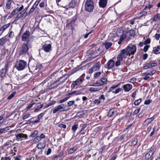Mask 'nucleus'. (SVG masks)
<instances>
[{"label": "nucleus", "mask_w": 160, "mask_h": 160, "mask_svg": "<svg viewBox=\"0 0 160 160\" xmlns=\"http://www.w3.org/2000/svg\"><path fill=\"white\" fill-rule=\"evenodd\" d=\"M92 67L94 69V70L95 71L98 70L100 68L99 64L98 63L94 65Z\"/></svg>", "instance_id": "nucleus-36"}, {"label": "nucleus", "mask_w": 160, "mask_h": 160, "mask_svg": "<svg viewBox=\"0 0 160 160\" xmlns=\"http://www.w3.org/2000/svg\"><path fill=\"white\" fill-rule=\"evenodd\" d=\"M25 13V12H23V13H22V12H21L19 14H18L17 17L16 18L14 19V21H17L18 20V19L21 18L23 16L24 14Z\"/></svg>", "instance_id": "nucleus-27"}, {"label": "nucleus", "mask_w": 160, "mask_h": 160, "mask_svg": "<svg viewBox=\"0 0 160 160\" xmlns=\"http://www.w3.org/2000/svg\"><path fill=\"white\" fill-rule=\"evenodd\" d=\"M75 102L74 101H71L68 102V105L69 106H71Z\"/></svg>", "instance_id": "nucleus-53"}, {"label": "nucleus", "mask_w": 160, "mask_h": 160, "mask_svg": "<svg viewBox=\"0 0 160 160\" xmlns=\"http://www.w3.org/2000/svg\"><path fill=\"white\" fill-rule=\"evenodd\" d=\"M140 110V108H139L137 109H136L135 110V111L133 112L134 114H138Z\"/></svg>", "instance_id": "nucleus-62"}, {"label": "nucleus", "mask_w": 160, "mask_h": 160, "mask_svg": "<svg viewBox=\"0 0 160 160\" xmlns=\"http://www.w3.org/2000/svg\"><path fill=\"white\" fill-rule=\"evenodd\" d=\"M11 25L10 23H8L7 24H5L3 25L0 28V31H1L2 32L5 30L7 28H8Z\"/></svg>", "instance_id": "nucleus-22"}, {"label": "nucleus", "mask_w": 160, "mask_h": 160, "mask_svg": "<svg viewBox=\"0 0 160 160\" xmlns=\"http://www.w3.org/2000/svg\"><path fill=\"white\" fill-rule=\"evenodd\" d=\"M101 81L103 83L105 84L107 83V79L105 77L102 78L101 79Z\"/></svg>", "instance_id": "nucleus-47"}, {"label": "nucleus", "mask_w": 160, "mask_h": 160, "mask_svg": "<svg viewBox=\"0 0 160 160\" xmlns=\"http://www.w3.org/2000/svg\"><path fill=\"white\" fill-rule=\"evenodd\" d=\"M114 111L113 109H111L109 111L108 113V116L109 117H110L113 115V113H114Z\"/></svg>", "instance_id": "nucleus-40"}, {"label": "nucleus", "mask_w": 160, "mask_h": 160, "mask_svg": "<svg viewBox=\"0 0 160 160\" xmlns=\"http://www.w3.org/2000/svg\"><path fill=\"white\" fill-rule=\"evenodd\" d=\"M44 114V113H42L40 114L38 116V120H39L40 122V119L42 117Z\"/></svg>", "instance_id": "nucleus-49"}, {"label": "nucleus", "mask_w": 160, "mask_h": 160, "mask_svg": "<svg viewBox=\"0 0 160 160\" xmlns=\"http://www.w3.org/2000/svg\"><path fill=\"white\" fill-rule=\"evenodd\" d=\"M34 10L33 9H32V8H31V9H30L28 14L27 13H26V14L25 16H26L27 15H29L31 13H32L34 11Z\"/></svg>", "instance_id": "nucleus-58"}, {"label": "nucleus", "mask_w": 160, "mask_h": 160, "mask_svg": "<svg viewBox=\"0 0 160 160\" xmlns=\"http://www.w3.org/2000/svg\"><path fill=\"white\" fill-rule=\"evenodd\" d=\"M8 65H6L4 68H2L0 71L1 76L2 78H3L5 76L6 71L7 69Z\"/></svg>", "instance_id": "nucleus-15"}, {"label": "nucleus", "mask_w": 160, "mask_h": 160, "mask_svg": "<svg viewBox=\"0 0 160 160\" xmlns=\"http://www.w3.org/2000/svg\"><path fill=\"white\" fill-rule=\"evenodd\" d=\"M82 82V79H78L75 81L73 82L71 85V87L72 88H74L76 85H80Z\"/></svg>", "instance_id": "nucleus-11"}, {"label": "nucleus", "mask_w": 160, "mask_h": 160, "mask_svg": "<svg viewBox=\"0 0 160 160\" xmlns=\"http://www.w3.org/2000/svg\"><path fill=\"white\" fill-rule=\"evenodd\" d=\"M41 140L38 136H37L34 138L33 141L36 143L38 142Z\"/></svg>", "instance_id": "nucleus-39"}, {"label": "nucleus", "mask_w": 160, "mask_h": 160, "mask_svg": "<svg viewBox=\"0 0 160 160\" xmlns=\"http://www.w3.org/2000/svg\"><path fill=\"white\" fill-rule=\"evenodd\" d=\"M151 68V63H148L147 64L145 65L144 66V69H147L148 68Z\"/></svg>", "instance_id": "nucleus-41"}, {"label": "nucleus", "mask_w": 160, "mask_h": 160, "mask_svg": "<svg viewBox=\"0 0 160 160\" xmlns=\"http://www.w3.org/2000/svg\"><path fill=\"white\" fill-rule=\"evenodd\" d=\"M141 102V99H139L138 100L135 101L134 104L135 105H138Z\"/></svg>", "instance_id": "nucleus-45"}, {"label": "nucleus", "mask_w": 160, "mask_h": 160, "mask_svg": "<svg viewBox=\"0 0 160 160\" xmlns=\"http://www.w3.org/2000/svg\"><path fill=\"white\" fill-rule=\"evenodd\" d=\"M103 45L105 46V47L106 49H108L112 45V43L111 42H105L103 43Z\"/></svg>", "instance_id": "nucleus-24"}, {"label": "nucleus", "mask_w": 160, "mask_h": 160, "mask_svg": "<svg viewBox=\"0 0 160 160\" xmlns=\"http://www.w3.org/2000/svg\"><path fill=\"white\" fill-rule=\"evenodd\" d=\"M79 0H72L69 3V7L71 8H75L78 5Z\"/></svg>", "instance_id": "nucleus-10"}, {"label": "nucleus", "mask_w": 160, "mask_h": 160, "mask_svg": "<svg viewBox=\"0 0 160 160\" xmlns=\"http://www.w3.org/2000/svg\"><path fill=\"white\" fill-rule=\"evenodd\" d=\"M35 104V103H33L31 104H30L28 105V106L26 108L25 110L27 112L28 111L29 109L31 108Z\"/></svg>", "instance_id": "nucleus-34"}, {"label": "nucleus", "mask_w": 160, "mask_h": 160, "mask_svg": "<svg viewBox=\"0 0 160 160\" xmlns=\"http://www.w3.org/2000/svg\"><path fill=\"white\" fill-rule=\"evenodd\" d=\"M154 153V151L152 150H150L145 155V158L148 159L151 158Z\"/></svg>", "instance_id": "nucleus-20"}, {"label": "nucleus", "mask_w": 160, "mask_h": 160, "mask_svg": "<svg viewBox=\"0 0 160 160\" xmlns=\"http://www.w3.org/2000/svg\"><path fill=\"white\" fill-rule=\"evenodd\" d=\"M149 46L148 45H146L145 46H144V51L145 52H147L149 47Z\"/></svg>", "instance_id": "nucleus-59"}, {"label": "nucleus", "mask_w": 160, "mask_h": 160, "mask_svg": "<svg viewBox=\"0 0 160 160\" xmlns=\"http://www.w3.org/2000/svg\"><path fill=\"white\" fill-rule=\"evenodd\" d=\"M16 140L19 141L20 140L22 141V140L23 139L21 138V136L20 134V133L18 134H16Z\"/></svg>", "instance_id": "nucleus-35"}, {"label": "nucleus", "mask_w": 160, "mask_h": 160, "mask_svg": "<svg viewBox=\"0 0 160 160\" xmlns=\"http://www.w3.org/2000/svg\"><path fill=\"white\" fill-rule=\"evenodd\" d=\"M58 126L61 128H62L64 129L66 128V125L63 124L61 123L58 125Z\"/></svg>", "instance_id": "nucleus-52"}, {"label": "nucleus", "mask_w": 160, "mask_h": 160, "mask_svg": "<svg viewBox=\"0 0 160 160\" xmlns=\"http://www.w3.org/2000/svg\"><path fill=\"white\" fill-rule=\"evenodd\" d=\"M9 41L8 37L7 35L0 39V45L2 46L6 42Z\"/></svg>", "instance_id": "nucleus-13"}, {"label": "nucleus", "mask_w": 160, "mask_h": 160, "mask_svg": "<svg viewBox=\"0 0 160 160\" xmlns=\"http://www.w3.org/2000/svg\"><path fill=\"white\" fill-rule=\"evenodd\" d=\"M138 141L137 139H134L132 142V145L133 146L136 145Z\"/></svg>", "instance_id": "nucleus-51"}, {"label": "nucleus", "mask_w": 160, "mask_h": 160, "mask_svg": "<svg viewBox=\"0 0 160 160\" xmlns=\"http://www.w3.org/2000/svg\"><path fill=\"white\" fill-rule=\"evenodd\" d=\"M101 74L100 72H98L96 73L94 75V77L96 78H97L98 76H99Z\"/></svg>", "instance_id": "nucleus-64"}, {"label": "nucleus", "mask_w": 160, "mask_h": 160, "mask_svg": "<svg viewBox=\"0 0 160 160\" xmlns=\"http://www.w3.org/2000/svg\"><path fill=\"white\" fill-rule=\"evenodd\" d=\"M107 0H100L99 4L100 7L104 8L106 6Z\"/></svg>", "instance_id": "nucleus-18"}, {"label": "nucleus", "mask_w": 160, "mask_h": 160, "mask_svg": "<svg viewBox=\"0 0 160 160\" xmlns=\"http://www.w3.org/2000/svg\"><path fill=\"white\" fill-rule=\"evenodd\" d=\"M76 148L73 147L72 148H71L69 150V153L70 154H71L72 153H73L74 151H75L76 150Z\"/></svg>", "instance_id": "nucleus-43"}, {"label": "nucleus", "mask_w": 160, "mask_h": 160, "mask_svg": "<svg viewBox=\"0 0 160 160\" xmlns=\"http://www.w3.org/2000/svg\"><path fill=\"white\" fill-rule=\"evenodd\" d=\"M14 36V32L12 31H11L9 34V36H8L10 38H12Z\"/></svg>", "instance_id": "nucleus-56"}, {"label": "nucleus", "mask_w": 160, "mask_h": 160, "mask_svg": "<svg viewBox=\"0 0 160 160\" xmlns=\"http://www.w3.org/2000/svg\"><path fill=\"white\" fill-rule=\"evenodd\" d=\"M87 125L86 124H84L82 126L81 129L80 131V132H81L82 130H83L87 127Z\"/></svg>", "instance_id": "nucleus-60"}, {"label": "nucleus", "mask_w": 160, "mask_h": 160, "mask_svg": "<svg viewBox=\"0 0 160 160\" xmlns=\"http://www.w3.org/2000/svg\"><path fill=\"white\" fill-rule=\"evenodd\" d=\"M68 78H65L64 76L61 77L54 82L52 83L51 82V76H49L45 80L43 83L45 84V85L47 86L49 89H51L53 88L57 87L59 85L63 83Z\"/></svg>", "instance_id": "nucleus-1"}, {"label": "nucleus", "mask_w": 160, "mask_h": 160, "mask_svg": "<svg viewBox=\"0 0 160 160\" xmlns=\"http://www.w3.org/2000/svg\"><path fill=\"white\" fill-rule=\"evenodd\" d=\"M155 38L156 39L158 40L159 39L160 37V35L159 34L156 33L155 36Z\"/></svg>", "instance_id": "nucleus-63"}, {"label": "nucleus", "mask_w": 160, "mask_h": 160, "mask_svg": "<svg viewBox=\"0 0 160 160\" xmlns=\"http://www.w3.org/2000/svg\"><path fill=\"white\" fill-rule=\"evenodd\" d=\"M19 12V11L18 9V8H17L12 11L11 13V15L13 17L14 15L18 13Z\"/></svg>", "instance_id": "nucleus-31"}, {"label": "nucleus", "mask_w": 160, "mask_h": 160, "mask_svg": "<svg viewBox=\"0 0 160 160\" xmlns=\"http://www.w3.org/2000/svg\"><path fill=\"white\" fill-rule=\"evenodd\" d=\"M121 83H119L118 84H117V85H113L109 89V90L108 91V92H110L112 91L113 90L115 89L117 87H118L120 85Z\"/></svg>", "instance_id": "nucleus-28"}, {"label": "nucleus", "mask_w": 160, "mask_h": 160, "mask_svg": "<svg viewBox=\"0 0 160 160\" xmlns=\"http://www.w3.org/2000/svg\"><path fill=\"white\" fill-rule=\"evenodd\" d=\"M30 35V32L28 30L26 31L22 36V40L23 41H25Z\"/></svg>", "instance_id": "nucleus-14"}, {"label": "nucleus", "mask_w": 160, "mask_h": 160, "mask_svg": "<svg viewBox=\"0 0 160 160\" xmlns=\"http://www.w3.org/2000/svg\"><path fill=\"white\" fill-rule=\"evenodd\" d=\"M119 38H120L118 43L119 45L122 43L123 40L127 38V35L126 34L123 33V31L120 29H118L115 33L113 34V41H116Z\"/></svg>", "instance_id": "nucleus-2"}, {"label": "nucleus", "mask_w": 160, "mask_h": 160, "mask_svg": "<svg viewBox=\"0 0 160 160\" xmlns=\"http://www.w3.org/2000/svg\"><path fill=\"white\" fill-rule=\"evenodd\" d=\"M27 67V62L23 60L16 61L15 67L18 71L24 70Z\"/></svg>", "instance_id": "nucleus-3"}, {"label": "nucleus", "mask_w": 160, "mask_h": 160, "mask_svg": "<svg viewBox=\"0 0 160 160\" xmlns=\"http://www.w3.org/2000/svg\"><path fill=\"white\" fill-rule=\"evenodd\" d=\"M122 89L121 88H118L116 90L114 91H113L112 92L115 93V94H117L119 92L121 91H122Z\"/></svg>", "instance_id": "nucleus-48"}, {"label": "nucleus", "mask_w": 160, "mask_h": 160, "mask_svg": "<svg viewBox=\"0 0 160 160\" xmlns=\"http://www.w3.org/2000/svg\"><path fill=\"white\" fill-rule=\"evenodd\" d=\"M123 88L125 92H128L132 88V86L131 84L128 83L123 85Z\"/></svg>", "instance_id": "nucleus-12"}, {"label": "nucleus", "mask_w": 160, "mask_h": 160, "mask_svg": "<svg viewBox=\"0 0 160 160\" xmlns=\"http://www.w3.org/2000/svg\"><path fill=\"white\" fill-rule=\"evenodd\" d=\"M153 52L156 54H158L160 53V46L157 47H155L153 48Z\"/></svg>", "instance_id": "nucleus-23"}, {"label": "nucleus", "mask_w": 160, "mask_h": 160, "mask_svg": "<svg viewBox=\"0 0 160 160\" xmlns=\"http://www.w3.org/2000/svg\"><path fill=\"white\" fill-rule=\"evenodd\" d=\"M38 130H35L33 132L31 133L30 136L32 138L34 137L38 134Z\"/></svg>", "instance_id": "nucleus-30"}, {"label": "nucleus", "mask_w": 160, "mask_h": 160, "mask_svg": "<svg viewBox=\"0 0 160 160\" xmlns=\"http://www.w3.org/2000/svg\"><path fill=\"white\" fill-rule=\"evenodd\" d=\"M101 102V101L98 99H96L94 101V103L97 105L99 104Z\"/></svg>", "instance_id": "nucleus-54"}, {"label": "nucleus", "mask_w": 160, "mask_h": 160, "mask_svg": "<svg viewBox=\"0 0 160 160\" xmlns=\"http://www.w3.org/2000/svg\"><path fill=\"white\" fill-rule=\"evenodd\" d=\"M150 41H151V40L149 38L147 39L144 42V45H146L147 44L150 43Z\"/></svg>", "instance_id": "nucleus-50"}, {"label": "nucleus", "mask_w": 160, "mask_h": 160, "mask_svg": "<svg viewBox=\"0 0 160 160\" xmlns=\"http://www.w3.org/2000/svg\"><path fill=\"white\" fill-rule=\"evenodd\" d=\"M100 90L99 88L91 87L89 88V91L91 92H96Z\"/></svg>", "instance_id": "nucleus-26"}, {"label": "nucleus", "mask_w": 160, "mask_h": 160, "mask_svg": "<svg viewBox=\"0 0 160 160\" xmlns=\"http://www.w3.org/2000/svg\"><path fill=\"white\" fill-rule=\"evenodd\" d=\"M29 41V40H28L26 43H23L22 44L19 52V55H24L27 53L29 49L28 45Z\"/></svg>", "instance_id": "nucleus-4"}, {"label": "nucleus", "mask_w": 160, "mask_h": 160, "mask_svg": "<svg viewBox=\"0 0 160 160\" xmlns=\"http://www.w3.org/2000/svg\"><path fill=\"white\" fill-rule=\"evenodd\" d=\"M78 124H75L73 125L72 128V130L75 132L78 128Z\"/></svg>", "instance_id": "nucleus-44"}, {"label": "nucleus", "mask_w": 160, "mask_h": 160, "mask_svg": "<svg viewBox=\"0 0 160 160\" xmlns=\"http://www.w3.org/2000/svg\"><path fill=\"white\" fill-rule=\"evenodd\" d=\"M70 97H68L65 98H64L60 100L59 102V103H62L67 101Z\"/></svg>", "instance_id": "nucleus-38"}, {"label": "nucleus", "mask_w": 160, "mask_h": 160, "mask_svg": "<svg viewBox=\"0 0 160 160\" xmlns=\"http://www.w3.org/2000/svg\"><path fill=\"white\" fill-rule=\"evenodd\" d=\"M45 146V145L43 143H39L37 145V148L40 149L44 148Z\"/></svg>", "instance_id": "nucleus-29"}, {"label": "nucleus", "mask_w": 160, "mask_h": 160, "mask_svg": "<svg viewBox=\"0 0 160 160\" xmlns=\"http://www.w3.org/2000/svg\"><path fill=\"white\" fill-rule=\"evenodd\" d=\"M103 84L99 83L98 82H96L93 83L92 84L90 85L91 86L94 87H98L100 86H102Z\"/></svg>", "instance_id": "nucleus-33"}, {"label": "nucleus", "mask_w": 160, "mask_h": 160, "mask_svg": "<svg viewBox=\"0 0 160 160\" xmlns=\"http://www.w3.org/2000/svg\"><path fill=\"white\" fill-rule=\"evenodd\" d=\"M154 119V118L153 117L147 119L143 123V126H145L148 125Z\"/></svg>", "instance_id": "nucleus-19"}, {"label": "nucleus", "mask_w": 160, "mask_h": 160, "mask_svg": "<svg viewBox=\"0 0 160 160\" xmlns=\"http://www.w3.org/2000/svg\"><path fill=\"white\" fill-rule=\"evenodd\" d=\"M30 115V114L28 113L27 114L25 115L24 116H23L22 119L23 120H25L27 119L29 116Z\"/></svg>", "instance_id": "nucleus-61"}, {"label": "nucleus", "mask_w": 160, "mask_h": 160, "mask_svg": "<svg viewBox=\"0 0 160 160\" xmlns=\"http://www.w3.org/2000/svg\"><path fill=\"white\" fill-rule=\"evenodd\" d=\"M16 93V92H12L7 98V99L9 100L11 99L15 95Z\"/></svg>", "instance_id": "nucleus-37"}, {"label": "nucleus", "mask_w": 160, "mask_h": 160, "mask_svg": "<svg viewBox=\"0 0 160 160\" xmlns=\"http://www.w3.org/2000/svg\"><path fill=\"white\" fill-rule=\"evenodd\" d=\"M117 59L118 60L116 62L115 64V65L116 67H118L120 65L121 61H122L121 60L120 58L118 57Z\"/></svg>", "instance_id": "nucleus-32"}, {"label": "nucleus", "mask_w": 160, "mask_h": 160, "mask_svg": "<svg viewBox=\"0 0 160 160\" xmlns=\"http://www.w3.org/2000/svg\"><path fill=\"white\" fill-rule=\"evenodd\" d=\"M156 71L155 70H153L152 71H151L150 72H148V75H153L154 73H155Z\"/></svg>", "instance_id": "nucleus-57"}, {"label": "nucleus", "mask_w": 160, "mask_h": 160, "mask_svg": "<svg viewBox=\"0 0 160 160\" xmlns=\"http://www.w3.org/2000/svg\"><path fill=\"white\" fill-rule=\"evenodd\" d=\"M9 127H6L4 128L0 129V135L5 133L6 131L9 130Z\"/></svg>", "instance_id": "nucleus-25"}, {"label": "nucleus", "mask_w": 160, "mask_h": 160, "mask_svg": "<svg viewBox=\"0 0 160 160\" xmlns=\"http://www.w3.org/2000/svg\"><path fill=\"white\" fill-rule=\"evenodd\" d=\"M127 49V55L130 56L133 55L136 51V47L134 45H129L126 48Z\"/></svg>", "instance_id": "nucleus-7"}, {"label": "nucleus", "mask_w": 160, "mask_h": 160, "mask_svg": "<svg viewBox=\"0 0 160 160\" xmlns=\"http://www.w3.org/2000/svg\"><path fill=\"white\" fill-rule=\"evenodd\" d=\"M114 61L112 59L110 60L107 63V68L108 69L112 68L114 66Z\"/></svg>", "instance_id": "nucleus-17"}, {"label": "nucleus", "mask_w": 160, "mask_h": 160, "mask_svg": "<svg viewBox=\"0 0 160 160\" xmlns=\"http://www.w3.org/2000/svg\"><path fill=\"white\" fill-rule=\"evenodd\" d=\"M135 34V32L133 30H129L128 32H127L126 35L127 38L128 37L127 39H130V36H133Z\"/></svg>", "instance_id": "nucleus-21"}, {"label": "nucleus", "mask_w": 160, "mask_h": 160, "mask_svg": "<svg viewBox=\"0 0 160 160\" xmlns=\"http://www.w3.org/2000/svg\"><path fill=\"white\" fill-rule=\"evenodd\" d=\"M94 3L92 0H88L85 4V9L88 12H91L93 9Z\"/></svg>", "instance_id": "nucleus-6"}, {"label": "nucleus", "mask_w": 160, "mask_h": 160, "mask_svg": "<svg viewBox=\"0 0 160 160\" xmlns=\"http://www.w3.org/2000/svg\"><path fill=\"white\" fill-rule=\"evenodd\" d=\"M65 106V105L62 104L57 106L53 109V113H55L58 112H62L65 111V107H64Z\"/></svg>", "instance_id": "nucleus-8"}, {"label": "nucleus", "mask_w": 160, "mask_h": 160, "mask_svg": "<svg viewBox=\"0 0 160 160\" xmlns=\"http://www.w3.org/2000/svg\"><path fill=\"white\" fill-rule=\"evenodd\" d=\"M12 2L11 1H7L6 5V7L7 8L9 9L11 8V5Z\"/></svg>", "instance_id": "nucleus-42"}, {"label": "nucleus", "mask_w": 160, "mask_h": 160, "mask_svg": "<svg viewBox=\"0 0 160 160\" xmlns=\"http://www.w3.org/2000/svg\"><path fill=\"white\" fill-rule=\"evenodd\" d=\"M21 136V138L22 139L23 138H24V139H27L28 138V135L25 134H24L23 133H20Z\"/></svg>", "instance_id": "nucleus-46"}, {"label": "nucleus", "mask_w": 160, "mask_h": 160, "mask_svg": "<svg viewBox=\"0 0 160 160\" xmlns=\"http://www.w3.org/2000/svg\"><path fill=\"white\" fill-rule=\"evenodd\" d=\"M42 49L46 52H49L51 49V45L50 44H44L42 46Z\"/></svg>", "instance_id": "nucleus-9"}, {"label": "nucleus", "mask_w": 160, "mask_h": 160, "mask_svg": "<svg viewBox=\"0 0 160 160\" xmlns=\"http://www.w3.org/2000/svg\"><path fill=\"white\" fill-rule=\"evenodd\" d=\"M42 67V64L38 63L37 65L32 64L29 67L30 71L32 74L37 72Z\"/></svg>", "instance_id": "nucleus-5"}, {"label": "nucleus", "mask_w": 160, "mask_h": 160, "mask_svg": "<svg viewBox=\"0 0 160 160\" xmlns=\"http://www.w3.org/2000/svg\"><path fill=\"white\" fill-rule=\"evenodd\" d=\"M125 54L127 55V49L126 48V49H123L122 50L120 54L118 57L120 58L121 60H122V58L125 57Z\"/></svg>", "instance_id": "nucleus-16"}, {"label": "nucleus", "mask_w": 160, "mask_h": 160, "mask_svg": "<svg viewBox=\"0 0 160 160\" xmlns=\"http://www.w3.org/2000/svg\"><path fill=\"white\" fill-rule=\"evenodd\" d=\"M136 18H133L131 20L128 21V23L131 24V25H133L134 23V20Z\"/></svg>", "instance_id": "nucleus-55"}]
</instances>
